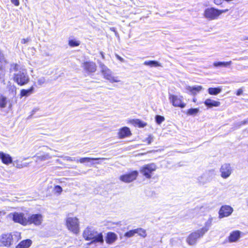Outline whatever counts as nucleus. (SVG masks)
<instances>
[{
  "label": "nucleus",
  "instance_id": "obj_1",
  "mask_svg": "<svg viewBox=\"0 0 248 248\" xmlns=\"http://www.w3.org/2000/svg\"><path fill=\"white\" fill-rule=\"evenodd\" d=\"M21 239V236L19 232L3 233L0 236V246L9 248L12 245L17 243Z\"/></svg>",
  "mask_w": 248,
  "mask_h": 248
},
{
  "label": "nucleus",
  "instance_id": "obj_2",
  "mask_svg": "<svg viewBox=\"0 0 248 248\" xmlns=\"http://www.w3.org/2000/svg\"><path fill=\"white\" fill-rule=\"evenodd\" d=\"M82 236L86 241H91L90 244L99 243H103L104 238L102 232L93 229L90 227H87L83 231Z\"/></svg>",
  "mask_w": 248,
  "mask_h": 248
},
{
  "label": "nucleus",
  "instance_id": "obj_3",
  "mask_svg": "<svg viewBox=\"0 0 248 248\" xmlns=\"http://www.w3.org/2000/svg\"><path fill=\"white\" fill-rule=\"evenodd\" d=\"M208 229L204 227L202 228L191 232L186 237V242L189 246L196 244L198 240L202 237L207 232Z\"/></svg>",
  "mask_w": 248,
  "mask_h": 248
},
{
  "label": "nucleus",
  "instance_id": "obj_4",
  "mask_svg": "<svg viewBox=\"0 0 248 248\" xmlns=\"http://www.w3.org/2000/svg\"><path fill=\"white\" fill-rule=\"evenodd\" d=\"M65 225L69 231L78 234L80 231L79 221L77 217H67L65 219Z\"/></svg>",
  "mask_w": 248,
  "mask_h": 248
},
{
  "label": "nucleus",
  "instance_id": "obj_5",
  "mask_svg": "<svg viewBox=\"0 0 248 248\" xmlns=\"http://www.w3.org/2000/svg\"><path fill=\"white\" fill-rule=\"evenodd\" d=\"M228 9H218L214 7H210L205 9L203 13L204 16L209 20L217 19L222 14L228 12Z\"/></svg>",
  "mask_w": 248,
  "mask_h": 248
},
{
  "label": "nucleus",
  "instance_id": "obj_6",
  "mask_svg": "<svg viewBox=\"0 0 248 248\" xmlns=\"http://www.w3.org/2000/svg\"><path fill=\"white\" fill-rule=\"evenodd\" d=\"M13 78V80L20 86L26 85L30 82V78L26 70L14 74Z\"/></svg>",
  "mask_w": 248,
  "mask_h": 248
},
{
  "label": "nucleus",
  "instance_id": "obj_7",
  "mask_svg": "<svg viewBox=\"0 0 248 248\" xmlns=\"http://www.w3.org/2000/svg\"><path fill=\"white\" fill-rule=\"evenodd\" d=\"M100 67L101 68L100 72L104 78L109 81L111 83L118 82L120 81L118 78L114 77L111 70L105 65V64H100Z\"/></svg>",
  "mask_w": 248,
  "mask_h": 248
},
{
  "label": "nucleus",
  "instance_id": "obj_8",
  "mask_svg": "<svg viewBox=\"0 0 248 248\" xmlns=\"http://www.w3.org/2000/svg\"><path fill=\"white\" fill-rule=\"evenodd\" d=\"M157 167L154 163H149L142 166L140 170V172L143 176L147 179H151L153 173L156 170Z\"/></svg>",
  "mask_w": 248,
  "mask_h": 248
},
{
  "label": "nucleus",
  "instance_id": "obj_9",
  "mask_svg": "<svg viewBox=\"0 0 248 248\" xmlns=\"http://www.w3.org/2000/svg\"><path fill=\"white\" fill-rule=\"evenodd\" d=\"M13 221L16 223H18L23 226H27V217L23 212L11 213Z\"/></svg>",
  "mask_w": 248,
  "mask_h": 248
},
{
  "label": "nucleus",
  "instance_id": "obj_10",
  "mask_svg": "<svg viewBox=\"0 0 248 248\" xmlns=\"http://www.w3.org/2000/svg\"><path fill=\"white\" fill-rule=\"evenodd\" d=\"M139 175V171L137 170H131L121 175L119 179L125 183H129L136 180Z\"/></svg>",
  "mask_w": 248,
  "mask_h": 248
},
{
  "label": "nucleus",
  "instance_id": "obj_11",
  "mask_svg": "<svg viewBox=\"0 0 248 248\" xmlns=\"http://www.w3.org/2000/svg\"><path fill=\"white\" fill-rule=\"evenodd\" d=\"M43 220V215L41 214H33L27 217V226L33 224L35 226L41 225Z\"/></svg>",
  "mask_w": 248,
  "mask_h": 248
},
{
  "label": "nucleus",
  "instance_id": "obj_12",
  "mask_svg": "<svg viewBox=\"0 0 248 248\" xmlns=\"http://www.w3.org/2000/svg\"><path fill=\"white\" fill-rule=\"evenodd\" d=\"M169 99L172 105L175 107L184 108L186 106V104L184 102L183 97L182 96L170 94L169 95Z\"/></svg>",
  "mask_w": 248,
  "mask_h": 248
},
{
  "label": "nucleus",
  "instance_id": "obj_13",
  "mask_svg": "<svg viewBox=\"0 0 248 248\" xmlns=\"http://www.w3.org/2000/svg\"><path fill=\"white\" fill-rule=\"evenodd\" d=\"M81 66L84 72L91 74L95 73L97 70V65L94 62L91 61H84L82 63Z\"/></svg>",
  "mask_w": 248,
  "mask_h": 248
},
{
  "label": "nucleus",
  "instance_id": "obj_14",
  "mask_svg": "<svg viewBox=\"0 0 248 248\" xmlns=\"http://www.w3.org/2000/svg\"><path fill=\"white\" fill-rule=\"evenodd\" d=\"M233 211L232 207L230 205H222L218 211V217L222 218L228 217L232 214Z\"/></svg>",
  "mask_w": 248,
  "mask_h": 248
},
{
  "label": "nucleus",
  "instance_id": "obj_15",
  "mask_svg": "<svg viewBox=\"0 0 248 248\" xmlns=\"http://www.w3.org/2000/svg\"><path fill=\"white\" fill-rule=\"evenodd\" d=\"M232 170L230 164L225 163L222 165L220 169L221 176L224 179L228 178L231 175Z\"/></svg>",
  "mask_w": 248,
  "mask_h": 248
},
{
  "label": "nucleus",
  "instance_id": "obj_16",
  "mask_svg": "<svg viewBox=\"0 0 248 248\" xmlns=\"http://www.w3.org/2000/svg\"><path fill=\"white\" fill-rule=\"evenodd\" d=\"M132 135V133L129 127L126 126L120 128L117 133L118 137L120 139H122L128 137Z\"/></svg>",
  "mask_w": 248,
  "mask_h": 248
},
{
  "label": "nucleus",
  "instance_id": "obj_17",
  "mask_svg": "<svg viewBox=\"0 0 248 248\" xmlns=\"http://www.w3.org/2000/svg\"><path fill=\"white\" fill-rule=\"evenodd\" d=\"M117 235L114 232H108L105 236L106 243L111 244L114 243L117 239Z\"/></svg>",
  "mask_w": 248,
  "mask_h": 248
},
{
  "label": "nucleus",
  "instance_id": "obj_18",
  "mask_svg": "<svg viewBox=\"0 0 248 248\" xmlns=\"http://www.w3.org/2000/svg\"><path fill=\"white\" fill-rule=\"evenodd\" d=\"M241 236V232L239 231H232L228 237V241L230 243L235 242L238 240Z\"/></svg>",
  "mask_w": 248,
  "mask_h": 248
},
{
  "label": "nucleus",
  "instance_id": "obj_19",
  "mask_svg": "<svg viewBox=\"0 0 248 248\" xmlns=\"http://www.w3.org/2000/svg\"><path fill=\"white\" fill-rule=\"evenodd\" d=\"M0 159L2 163L5 165H9L13 162L12 157L10 155L0 152Z\"/></svg>",
  "mask_w": 248,
  "mask_h": 248
},
{
  "label": "nucleus",
  "instance_id": "obj_20",
  "mask_svg": "<svg viewBox=\"0 0 248 248\" xmlns=\"http://www.w3.org/2000/svg\"><path fill=\"white\" fill-rule=\"evenodd\" d=\"M32 241L30 239H26L21 241L16 246L15 248H29L32 245Z\"/></svg>",
  "mask_w": 248,
  "mask_h": 248
},
{
  "label": "nucleus",
  "instance_id": "obj_21",
  "mask_svg": "<svg viewBox=\"0 0 248 248\" xmlns=\"http://www.w3.org/2000/svg\"><path fill=\"white\" fill-rule=\"evenodd\" d=\"M34 88L33 86H31L28 89H22L20 90L19 95L20 98L24 96L27 97L31 94L34 92Z\"/></svg>",
  "mask_w": 248,
  "mask_h": 248
},
{
  "label": "nucleus",
  "instance_id": "obj_22",
  "mask_svg": "<svg viewBox=\"0 0 248 248\" xmlns=\"http://www.w3.org/2000/svg\"><path fill=\"white\" fill-rule=\"evenodd\" d=\"M130 124L135 127L143 128L147 125V124L139 119H132L130 121Z\"/></svg>",
  "mask_w": 248,
  "mask_h": 248
},
{
  "label": "nucleus",
  "instance_id": "obj_23",
  "mask_svg": "<svg viewBox=\"0 0 248 248\" xmlns=\"http://www.w3.org/2000/svg\"><path fill=\"white\" fill-rule=\"evenodd\" d=\"M186 90L191 94L195 95L202 90V87L200 85L197 86H187Z\"/></svg>",
  "mask_w": 248,
  "mask_h": 248
},
{
  "label": "nucleus",
  "instance_id": "obj_24",
  "mask_svg": "<svg viewBox=\"0 0 248 248\" xmlns=\"http://www.w3.org/2000/svg\"><path fill=\"white\" fill-rule=\"evenodd\" d=\"M204 104L207 107L212 108L213 107H218L220 103L219 101L211 99H207L204 101Z\"/></svg>",
  "mask_w": 248,
  "mask_h": 248
},
{
  "label": "nucleus",
  "instance_id": "obj_25",
  "mask_svg": "<svg viewBox=\"0 0 248 248\" xmlns=\"http://www.w3.org/2000/svg\"><path fill=\"white\" fill-rule=\"evenodd\" d=\"M232 64V61L229 62H216L213 63V65L215 67H227Z\"/></svg>",
  "mask_w": 248,
  "mask_h": 248
},
{
  "label": "nucleus",
  "instance_id": "obj_26",
  "mask_svg": "<svg viewBox=\"0 0 248 248\" xmlns=\"http://www.w3.org/2000/svg\"><path fill=\"white\" fill-rule=\"evenodd\" d=\"M221 91V89L220 87H211L208 89V92L211 95H217Z\"/></svg>",
  "mask_w": 248,
  "mask_h": 248
},
{
  "label": "nucleus",
  "instance_id": "obj_27",
  "mask_svg": "<svg viewBox=\"0 0 248 248\" xmlns=\"http://www.w3.org/2000/svg\"><path fill=\"white\" fill-rule=\"evenodd\" d=\"M9 102V101L7 99L6 96L3 95H0V108H5Z\"/></svg>",
  "mask_w": 248,
  "mask_h": 248
},
{
  "label": "nucleus",
  "instance_id": "obj_28",
  "mask_svg": "<svg viewBox=\"0 0 248 248\" xmlns=\"http://www.w3.org/2000/svg\"><path fill=\"white\" fill-rule=\"evenodd\" d=\"M144 64L150 66V67H158L160 66V64L155 61H145L144 62Z\"/></svg>",
  "mask_w": 248,
  "mask_h": 248
},
{
  "label": "nucleus",
  "instance_id": "obj_29",
  "mask_svg": "<svg viewBox=\"0 0 248 248\" xmlns=\"http://www.w3.org/2000/svg\"><path fill=\"white\" fill-rule=\"evenodd\" d=\"M136 233L141 237L145 238L147 236L146 231L145 230L139 228L136 229Z\"/></svg>",
  "mask_w": 248,
  "mask_h": 248
},
{
  "label": "nucleus",
  "instance_id": "obj_30",
  "mask_svg": "<svg viewBox=\"0 0 248 248\" xmlns=\"http://www.w3.org/2000/svg\"><path fill=\"white\" fill-rule=\"evenodd\" d=\"M68 45L71 47L78 46L80 45V42L75 39H71L68 41Z\"/></svg>",
  "mask_w": 248,
  "mask_h": 248
},
{
  "label": "nucleus",
  "instance_id": "obj_31",
  "mask_svg": "<svg viewBox=\"0 0 248 248\" xmlns=\"http://www.w3.org/2000/svg\"><path fill=\"white\" fill-rule=\"evenodd\" d=\"M136 234V229L130 230L126 232L124 236L126 237L129 238L134 236Z\"/></svg>",
  "mask_w": 248,
  "mask_h": 248
},
{
  "label": "nucleus",
  "instance_id": "obj_32",
  "mask_svg": "<svg viewBox=\"0 0 248 248\" xmlns=\"http://www.w3.org/2000/svg\"><path fill=\"white\" fill-rule=\"evenodd\" d=\"M98 158H90V157H82L80 158L78 160V162H79L80 163H83L85 162H89L92 160H97Z\"/></svg>",
  "mask_w": 248,
  "mask_h": 248
},
{
  "label": "nucleus",
  "instance_id": "obj_33",
  "mask_svg": "<svg viewBox=\"0 0 248 248\" xmlns=\"http://www.w3.org/2000/svg\"><path fill=\"white\" fill-rule=\"evenodd\" d=\"M155 119L156 123L158 124H161L165 121V118L160 115H156L155 117Z\"/></svg>",
  "mask_w": 248,
  "mask_h": 248
},
{
  "label": "nucleus",
  "instance_id": "obj_34",
  "mask_svg": "<svg viewBox=\"0 0 248 248\" xmlns=\"http://www.w3.org/2000/svg\"><path fill=\"white\" fill-rule=\"evenodd\" d=\"M49 158L48 154H44L43 155L37 156V160L38 161H43Z\"/></svg>",
  "mask_w": 248,
  "mask_h": 248
},
{
  "label": "nucleus",
  "instance_id": "obj_35",
  "mask_svg": "<svg viewBox=\"0 0 248 248\" xmlns=\"http://www.w3.org/2000/svg\"><path fill=\"white\" fill-rule=\"evenodd\" d=\"M54 192L55 193L60 194L62 191V189L60 186L57 185L54 186Z\"/></svg>",
  "mask_w": 248,
  "mask_h": 248
},
{
  "label": "nucleus",
  "instance_id": "obj_36",
  "mask_svg": "<svg viewBox=\"0 0 248 248\" xmlns=\"http://www.w3.org/2000/svg\"><path fill=\"white\" fill-rule=\"evenodd\" d=\"M199 109H188L186 111L187 115H195L198 112Z\"/></svg>",
  "mask_w": 248,
  "mask_h": 248
},
{
  "label": "nucleus",
  "instance_id": "obj_37",
  "mask_svg": "<svg viewBox=\"0 0 248 248\" xmlns=\"http://www.w3.org/2000/svg\"><path fill=\"white\" fill-rule=\"evenodd\" d=\"M153 137L152 135H149L147 138L145 140V141L147 144H150L153 141Z\"/></svg>",
  "mask_w": 248,
  "mask_h": 248
},
{
  "label": "nucleus",
  "instance_id": "obj_38",
  "mask_svg": "<svg viewBox=\"0 0 248 248\" xmlns=\"http://www.w3.org/2000/svg\"><path fill=\"white\" fill-rule=\"evenodd\" d=\"M243 93V88L238 89L235 92V94L237 96L241 95Z\"/></svg>",
  "mask_w": 248,
  "mask_h": 248
},
{
  "label": "nucleus",
  "instance_id": "obj_39",
  "mask_svg": "<svg viewBox=\"0 0 248 248\" xmlns=\"http://www.w3.org/2000/svg\"><path fill=\"white\" fill-rule=\"evenodd\" d=\"M11 66L14 71H17L19 69V65L17 63H13Z\"/></svg>",
  "mask_w": 248,
  "mask_h": 248
},
{
  "label": "nucleus",
  "instance_id": "obj_40",
  "mask_svg": "<svg viewBox=\"0 0 248 248\" xmlns=\"http://www.w3.org/2000/svg\"><path fill=\"white\" fill-rule=\"evenodd\" d=\"M5 62L4 55L3 54V53L1 52V51L0 50V62Z\"/></svg>",
  "mask_w": 248,
  "mask_h": 248
},
{
  "label": "nucleus",
  "instance_id": "obj_41",
  "mask_svg": "<svg viewBox=\"0 0 248 248\" xmlns=\"http://www.w3.org/2000/svg\"><path fill=\"white\" fill-rule=\"evenodd\" d=\"M11 1L16 6H18L19 5L20 3L19 0H11Z\"/></svg>",
  "mask_w": 248,
  "mask_h": 248
},
{
  "label": "nucleus",
  "instance_id": "obj_42",
  "mask_svg": "<svg viewBox=\"0 0 248 248\" xmlns=\"http://www.w3.org/2000/svg\"><path fill=\"white\" fill-rule=\"evenodd\" d=\"M29 41V39L28 38H23L21 40V43L23 44H25L26 43H27V42H28Z\"/></svg>",
  "mask_w": 248,
  "mask_h": 248
},
{
  "label": "nucleus",
  "instance_id": "obj_43",
  "mask_svg": "<svg viewBox=\"0 0 248 248\" xmlns=\"http://www.w3.org/2000/svg\"><path fill=\"white\" fill-rule=\"evenodd\" d=\"M115 56H116V58H117V59H118L121 62H124V59L123 58H122L121 57H120L119 55L116 54Z\"/></svg>",
  "mask_w": 248,
  "mask_h": 248
},
{
  "label": "nucleus",
  "instance_id": "obj_44",
  "mask_svg": "<svg viewBox=\"0 0 248 248\" xmlns=\"http://www.w3.org/2000/svg\"><path fill=\"white\" fill-rule=\"evenodd\" d=\"M67 160H69V161H75V159L74 158H71V157H69L68 159H67Z\"/></svg>",
  "mask_w": 248,
  "mask_h": 248
},
{
  "label": "nucleus",
  "instance_id": "obj_45",
  "mask_svg": "<svg viewBox=\"0 0 248 248\" xmlns=\"http://www.w3.org/2000/svg\"><path fill=\"white\" fill-rule=\"evenodd\" d=\"M5 214V213L4 211H0V216L4 215Z\"/></svg>",
  "mask_w": 248,
  "mask_h": 248
},
{
  "label": "nucleus",
  "instance_id": "obj_46",
  "mask_svg": "<svg viewBox=\"0 0 248 248\" xmlns=\"http://www.w3.org/2000/svg\"><path fill=\"white\" fill-rule=\"evenodd\" d=\"M244 40H248V36H246L244 37Z\"/></svg>",
  "mask_w": 248,
  "mask_h": 248
},
{
  "label": "nucleus",
  "instance_id": "obj_47",
  "mask_svg": "<svg viewBox=\"0 0 248 248\" xmlns=\"http://www.w3.org/2000/svg\"><path fill=\"white\" fill-rule=\"evenodd\" d=\"M16 90H15V91H14V94H16Z\"/></svg>",
  "mask_w": 248,
  "mask_h": 248
}]
</instances>
